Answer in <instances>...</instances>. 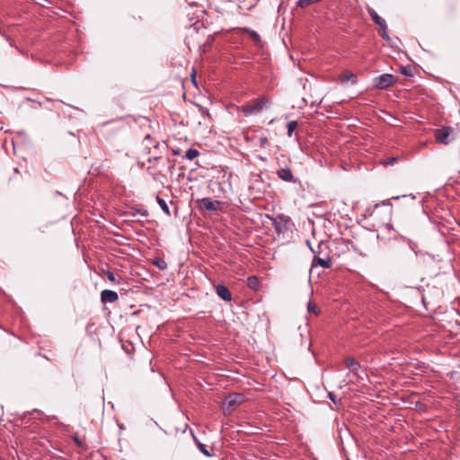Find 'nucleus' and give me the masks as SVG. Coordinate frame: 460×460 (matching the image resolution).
Returning a JSON list of instances; mask_svg holds the SVG:
<instances>
[{
    "mask_svg": "<svg viewBox=\"0 0 460 460\" xmlns=\"http://www.w3.org/2000/svg\"><path fill=\"white\" fill-rule=\"evenodd\" d=\"M270 103V100L266 96H261L257 99L240 106L238 110L248 117L254 114L261 113L263 109L267 108Z\"/></svg>",
    "mask_w": 460,
    "mask_h": 460,
    "instance_id": "1",
    "label": "nucleus"
},
{
    "mask_svg": "<svg viewBox=\"0 0 460 460\" xmlns=\"http://www.w3.org/2000/svg\"><path fill=\"white\" fill-rule=\"evenodd\" d=\"M434 137L438 143L443 145H448L456 138L455 130L451 127L437 128L434 132Z\"/></svg>",
    "mask_w": 460,
    "mask_h": 460,
    "instance_id": "2",
    "label": "nucleus"
},
{
    "mask_svg": "<svg viewBox=\"0 0 460 460\" xmlns=\"http://www.w3.org/2000/svg\"><path fill=\"white\" fill-rule=\"evenodd\" d=\"M395 84L394 76L391 74H383L373 80V85L379 90H385Z\"/></svg>",
    "mask_w": 460,
    "mask_h": 460,
    "instance_id": "3",
    "label": "nucleus"
},
{
    "mask_svg": "<svg viewBox=\"0 0 460 460\" xmlns=\"http://www.w3.org/2000/svg\"><path fill=\"white\" fill-rule=\"evenodd\" d=\"M185 43L190 50L191 49H201L202 44L199 40V33L196 26L190 30L189 33L185 38Z\"/></svg>",
    "mask_w": 460,
    "mask_h": 460,
    "instance_id": "4",
    "label": "nucleus"
},
{
    "mask_svg": "<svg viewBox=\"0 0 460 460\" xmlns=\"http://www.w3.org/2000/svg\"><path fill=\"white\" fill-rule=\"evenodd\" d=\"M243 401V395L240 394H232L228 395L225 401L224 404L226 405L225 411L230 413L234 407L239 403H241Z\"/></svg>",
    "mask_w": 460,
    "mask_h": 460,
    "instance_id": "5",
    "label": "nucleus"
},
{
    "mask_svg": "<svg viewBox=\"0 0 460 460\" xmlns=\"http://www.w3.org/2000/svg\"><path fill=\"white\" fill-rule=\"evenodd\" d=\"M277 176L286 182H296L297 179L294 176L289 167L279 168L276 172Z\"/></svg>",
    "mask_w": 460,
    "mask_h": 460,
    "instance_id": "6",
    "label": "nucleus"
},
{
    "mask_svg": "<svg viewBox=\"0 0 460 460\" xmlns=\"http://www.w3.org/2000/svg\"><path fill=\"white\" fill-rule=\"evenodd\" d=\"M346 367L349 371L357 377L360 376L361 365L352 358H346L344 360Z\"/></svg>",
    "mask_w": 460,
    "mask_h": 460,
    "instance_id": "7",
    "label": "nucleus"
},
{
    "mask_svg": "<svg viewBox=\"0 0 460 460\" xmlns=\"http://www.w3.org/2000/svg\"><path fill=\"white\" fill-rule=\"evenodd\" d=\"M200 208H204L208 211H217L218 209V206L220 204L217 200H213L210 198H203L199 201Z\"/></svg>",
    "mask_w": 460,
    "mask_h": 460,
    "instance_id": "8",
    "label": "nucleus"
},
{
    "mask_svg": "<svg viewBox=\"0 0 460 460\" xmlns=\"http://www.w3.org/2000/svg\"><path fill=\"white\" fill-rule=\"evenodd\" d=\"M217 295L224 301L230 302L232 295L228 288L225 285L218 284L215 287Z\"/></svg>",
    "mask_w": 460,
    "mask_h": 460,
    "instance_id": "9",
    "label": "nucleus"
},
{
    "mask_svg": "<svg viewBox=\"0 0 460 460\" xmlns=\"http://www.w3.org/2000/svg\"><path fill=\"white\" fill-rule=\"evenodd\" d=\"M101 299L102 303H115L119 299V296L115 291L105 289L101 293Z\"/></svg>",
    "mask_w": 460,
    "mask_h": 460,
    "instance_id": "10",
    "label": "nucleus"
},
{
    "mask_svg": "<svg viewBox=\"0 0 460 460\" xmlns=\"http://www.w3.org/2000/svg\"><path fill=\"white\" fill-rule=\"evenodd\" d=\"M316 265H319L324 269H329L332 266V261L329 256H326L325 258H321L319 256H314L313 260V267H315Z\"/></svg>",
    "mask_w": 460,
    "mask_h": 460,
    "instance_id": "11",
    "label": "nucleus"
},
{
    "mask_svg": "<svg viewBox=\"0 0 460 460\" xmlns=\"http://www.w3.org/2000/svg\"><path fill=\"white\" fill-rule=\"evenodd\" d=\"M367 11L368 14L370 15L373 22L377 25H382V23L385 22V21L378 15V13L369 5L367 6Z\"/></svg>",
    "mask_w": 460,
    "mask_h": 460,
    "instance_id": "12",
    "label": "nucleus"
},
{
    "mask_svg": "<svg viewBox=\"0 0 460 460\" xmlns=\"http://www.w3.org/2000/svg\"><path fill=\"white\" fill-rule=\"evenodd\" d=\"M156 201H157L158 205L160 206V208H162V210L167 216H170L171 212H170V209H169V207H168L166 201L164 199H163L162 198H160L159 196L156 197Z\"/></svg>",
    "mask_w": 460,
    "mask_h": 460,
    "instance_id": "13",
    "label": "nucleus"
},
{
    "mask_svg": "<svg viewBox=\"0 0 460 460\" xmlns=\"http://www.w3.org/2000/svg\"><path fill=\"white\" fill-rule=\"evenodd\" d=\"M341 80L342 82H352V83H356V75L351 73V72H348L346 71L345 73H343L341 76Z\"/></svg>",
    "mask_w": 460,
    "mask_h": 460,
    "instance_id": "14",
    "label": "nucleus"
},
{
    "mask_svg": "<svg viewBox=\"0 0 460 460\" xmlns=\"http://www.w3.org/2000/svg\"><path fill=\"white\" fill-rule=\"evenodd\" d=\"M297 128V122L296 120L288 121L287 124V129H288V137H291L293 135V132Z\"/></svg>",
    "mask_w": 460,
    "mask_h": 460,
    "instance_id": "15",
    "label": "nucleus"
},
{
    "mask_svg": "<svg viewBox=\"0 0 460 460\" xmlns=\"http://www.w3.org/2000/svg\"><path fill=\"white\" fill-rule=\"evenodd\" d=\"M199 155V152L197 150V149H194V148H189L187 151H186V154H185V157L191 161L193 159H195L196 157H198Z\"/></svg>",
    "mask_w": 460,
    "mask_h": 460,
    "instance_id": "16",
    "label": "nucleus"
},
{
    "mask_svg": "<svg viewBox=\"0 0 460 460\" xmlns=\"http://www.w3.org/2000/svg\"><path fill=\"white\" fill-rule=\"evenodd\" d=\"M321 0H298L296 2V5L298 7H301V8H306L308 7L309 5L313 4H315V3H318L320 2Z\"/></svg>",
    "mask_w": 460,
    "mask_h": 460,
    "instance_id": "17",
    "label": "nucleus"
},
{
    "mask_svg": "<svg viewBox=\"0 0 460 460\" xmlns=\"http://www.w3.org/2000/svg\"><path fill=\"white\" fill-rule=\"evenodd\" d=\"M154 264L161 270L167 269V262L162 258H155L154 260Z\"/></svg>",
    "mask_w": 460,
    "mask_h": 460,
    "instance_id": "18",
    "label": "nucleus"
},
{
    "mask_svg": "<svg viewBox=\"0 0 460 460\" xmlns=\"http://www.w3.org/2000/svg\"><path fill=\"white\" fill-rule=\"evenodd\" d=\"M378 27L380 29V32H379L380 36L383 39H385L386 40H389L390 38H389V35L387 33V24H386V22L382 23V25H379Z\"/></svg>",
    "mask_w": 460,
    "mask_h": 460,
    "instance_id": "19",
    "label": "nucleus"
},
{
    "mask_svg": "<svg viewBox=\"0 0 460 460\" xmlns=\"http://www.w3.org/2000/svg\"><path fill=\"white\" fill-rule=\"evenodd\" d=\"M245 31H247L250 34L251 38L255 42H260L261 41V37H260V35L255 31H252V30H250V29H245Z\"/></svg>",
    "mask_w": 460,
    "mask_h": 460,
    "instance_id": "20",
    "label": "nucleus"
},
{
    "mask_svg": "<svg viewBox=\"0 0 460 460\" xmlns=\"http://www.w3.org/2000/svg\"><path fill=\"white\" fill-rule=\"evenodd\" d=\"M307 310L309 313H313L314 314H318L320 310L319 308L313 303L309 302L307 305Z\"/></svg>",
    "mask_w": 460,
    "mask_h": 460,
    "instance_id": "21",
    "label": "nucleus"
},
{
    "mask_svg": "<svg viewBox=\"0 0 460 460\" xmlns=\"http://www.w3.org/2000/svg\"><path fill=\"white\" fill-rule=\"evenodd\" d=\"M258 285V279L255 276H252L248 278V286L250 288H255Z\"/></svg>",
    "mask_w": 460,
    "mask_h": 460,
    "instance_id": "22",
    "label": "nucleus"
},
{
    "mask_svg": "<svg viewBox=\"0 0 460 460\" xmlns=\"http://www.w3.org/2000/svg\"><path fill=\"white\" fill-rule=\"evenodd\" d=\"M199 449L206 456H213L210 452H208V450L207 449L206 446L204 444H202V443H199Z\"/></svg>",
    "mask_w": 460,
    "mask_h": 460,
    "instance_id": "23",
    "label": "nucleus"
},
{
    "mask_svg": "<svg viewBox=\"0 0 460 460\" xmlns=\"http://www.w3.org/2000/svg\"><path fill=\"white\" fill-rule=\"evenodd\" d=\"M105 274H106L108 280H110L111 282H116V278L112 271L107 270Z\"/></svg>",
    "mask_w": 460,
    "mask_h": 460,
    "instance_id": "24",
    "label": "nucleus"
},
{
    "mask_svg": "<svg viewBox=\"0 0 460 460\" xmlns=\"http://www.w3.org/2000/svg\"><path fill=\"white\" fill-rule=\"evenodd\" d=\"M328 398H329V399H330L333 403H335V404H337V403H338V400H337V398H336V395H335L333 393L330 392V393L328 394Z\"/></svg>",
    "mask_w": 460,
    "mask_h": 460,
    "instance_id": "25",
    "label": "nucleus"
},
{
    "mask_svg": "<svg viewBox=\"0 0 460 460\" xmlns=\"http://www.w3.org/2000/svg\"><path fill=\"white\" fill-rule=\"evenodd\" d=\"M396 161H397V158H396V157H392V158H388L387 160H385V161L384 162V164H385L392 165V164H394Z\"/></svg>",
    "mask_w": 460,
    "mask_h": 460,
    "instance_id": "26",
    "label": "nucleus"
},
{
    "mask_svg": "<svg viewBox=\"0 0 460 460\" xmlns=\"http://www.w3.org/2000/svg\"><path fill=\"white\" fill-rule=\"evenodd\" d=\"M191 80H192L193 84H196V72L194 69L192 70V73H191Z\"/></svg>",
    "mask_w": 460,
    "mask_h": 460,
    "instance_id": "27",
    "label": "nucleus"
},
{
    "mask_svg": "<svg viewBox=\"0 0 460 460\" xmlns=\"http://www.w3.org/2000/svg\"><path fill=\"white\" fill-rule=\"evenodd\" d=\"M74 441H75V443L77 446H79V447H81V446H82V442H81V440H80L77 437H75V438H74Z\"/></svg>",
    "mask_w": 460,
    "mask_h": 460,
    "instance_id": "28",
    "label": "nucleus"
},
{
    "mask_svg": "<svg viewBox=\"0 0 460 460\" xmlns=\"http://www.w3.org/2000/svg\"><path fill=\"white\" fill-rule=\"evenodd\" d=\"M402 74V75H409L410 74L408 73L407 71V68L406 67H402V70H401Z\"/></svg>",
    "mask_w": 460,
    "mask_h": 460,
    "instance_id": "29",
    "label": "nucleus"
},
{
    "mask_svg": "<svg viewBox=\"0 0 460 460\" xmlns=\"http://www.w3.org/2000/svg\"><path fill=\"white\" fill-rule=\"evenodd\" d=\"M268 142L266 137L261 138V146H263Z\"/></svg>",
    "mask_w": 460,
    "mask_h": 460,
    "instance_id": "30",
    "label": "nucleus"
},
{
    "mask_svg": "<svg viewBox=\"0 0 460 460\" xmlns=\"http://www.w3.org/2000/svg\"><path fill=\"white\" fill-rule=\"evenodd\" d=\"M323 245H324L323 243H319L318 248L321 249Z\"/></svg>",
    "mask_w": 460,
    "mask_h": 460,
    "instance_id": "31",
    "label": "nucleus"
}]
</instances>
